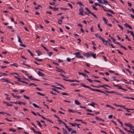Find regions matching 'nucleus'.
Returning a JSON list of instances; mask_svg holds the SVG:
<instances>
[{
	"instance_id": "f257e3e1",
	"label": "nucleus",
	"mask_w": 134,
	"mask_h": 134,
	"mask_svg": "<svg viewBox=\"0 0 134 134\" xmlns=\"http://www.w3.org/2000/svg\"><path fill=\"white\" fill-rule=\"evenodd\" d=\"M80 85L81 86H82L83 87L88 88L92 90V91H97L98 92H100L102 93H104V94H105L107 96H108V94L105 93L103 91H102L101 90H99L98 89H93L92 88H91V87H89V86L86 85L83 83H80Z\"/></svg>"
},
{
	"instance_id": "f03ea898",
	"label": "nucleus",
	"mask_w": 134,
	"mask_h": 134,
	"mask_svg": "<svg viewBox=\"0 0 134 134\" xmlns=\"http://www.w3.org/2000/svg\"><path fill=\"white\" fill-rule=\"evenodd\" d=\"M105 92H106L107 93H115V94L117 95H120V96H123V95L122 94L119 93L118 92H115L114 91H108L107 90H105Z\"/></svg>"
},
{
	"instance_id": "7ed1b4c3",
	"label": "nucleus",
	"mask_w": 134,
	"mask_h": 134,
	"mask_svg": "<svg viewBox=\"0 0 134 134\" xmlns=\"http://www.w3.org/2000/svg\"><path fill=\"white\" fill-rule=\"evenodd\" d=\"M79 11H80V13L79 14L81 15H84V14L83 13L84 12V10L82 7H80V8L79 9Z\"/></svg>"
},
{
	"instance_id": "20e7f679",
	"label": "nucleus",
	"mask_w": 134,
	"mask_h": 134,
	"mask_svg": "<svg viewBox=\"0 0 134 134\" xmlns=\"http://www.w3.org/2000/svg\"><path fill=\"white\" fill-rule=\"evenodd\" d=\"M80 53L79 52H75L74 54H75V57H77L78 58H80V57L81 56V55L80 54Z\"/></svg>"
},
{
	"instance_id": "39448f33",
	"label": "nucleus",
	"mask_w": 134,
	"mask_h": 134,
	"mask_svg": "<svg viewBox=\"0 0 134 134\" xmlns=\"http://www.w3.org/2000/svg\"><path fill=\"white\" fill-rule=\"evenodd\" d=\"M110 38H111L112 40H113V42L115 44H118L119 45L120 44V43H119V42H116V40H115V39L112 37H110Z\"/></svg>"
},
{
	"instance_id": "423d86ee",
	"label": "nucleus",
	"mask_w": 134,
	"mask_h": 134,
	"mask_svg": "<svg viewBox=\"0 0 134 134\" xmlns=\"http://www.w3.org/2000/svg\"><path fill=\"white\" fill-rule=\"evenodd\" d=\"M103 3H104L105 5H107V4L110 7H111V5L109 4V2L107 1H106L105 0H103Z\"/></svg>"
},
{
	"instance_id": "0eeeda50",
	"label": "nucleus",
	"mask_w": 134,
	"mask_h": 134,
	"mask_svg": "<svg viewBox=\"0 0 134 134\" xmlns=\"http://www.w3.org/2000/svg\"><path fill=\"white\" fill-rule=\"evenodd\" d=\"M90 52H88L86 53H83V55L87 57V58H88L90 56Z\"/></svg>"
},
{
	"instance_id": "6e6552de",
	"label": "nucleus",
	"mask_w": 134,
	"mask_h": 134,
	"mask_svg": "<svg viewBox=\"0 0 134 134\" xmlns=\"http://www.w3.org/2000/svg\"><path fill=\"white\" fill-rule=\"evenodd\" d=\"M37 74L38 75L40 76H45V75L43 73H42L40 71H38L37 72Z\"/></svg>"
},
{
	"instance_id": "1a4fd4ad",
	"label": "nucleus",
	"mask_w": 134,
	"mask_h": 134,
	"mask_svg": "<svg viewBox=\"0 0 134 134\" xmlns=\"http://www.w3.org/2000/svg\"><path fill=\"white\" fill-rule=\"evenodd\" d=\"M95 35L96 37L102 40V39L103 38L101 37L100 35H99L98 34H95Z\"/></svg>"
},
{
	"instance_id": "9d476101",
	"label": "nucleus",
	"mask_w": 134,
	"mask_h": 134,
	"mask_svg": "<svg viewBox=\"0 0 134 134\" xmlns=\"http://www.w3.org/2000/svg\"><path fill=\"white\" fill-rule=\"evenodd\" d=\"M102 40V41L103 42V43L104 44L107 45V43H108V41L107 40H105L103 39V38Z\"/></svg>"
},
{
	"instance_id": "9b49d317",
	"label": "nucleus",
	"mask_w": 134,
	"mask_h": 134,
	"mask_svg": "<svg viewBox=\"0 0 134 134\" xmlns=\"http://www.w3.org/2000/svg\"><path fill=\"white\" fill-rule=\"evenodd\" d=\"M78 74L79 75H83V76H84L85 77L86 76L87 77H88V76L86 74H85H85H83V73H82V72H78Z\"/></svg>"
},
{
	"instance_id": "f8f14e48",
	"label": "nucleus",
	"mask_w": 134,
	"mask_h": 134,
	"mask_svg": "<svg viewBox=\"0 0 134 134\" xmlns=\"http://www.w3.org/2000/svg\"><path fill=\"white\" fill-rule=\"evenodd\" d=\"M56 71L59 72H64V73L65 74L66 72L64 71L62 69L59 68L58 70H56Z\"/></svg>"
},
{
	"instance_id": "ddd939ff",
	"label": "nucleus",
	"mask_w": 134,
	"mask_h": 134,
	"mask_svg": "<svg viewBox=\"0 0 134 134\" xmlns=\"http://www.w3.org/2000/svg\"><path fill=\"white\" fill-rule=\"evenodd\" d=\"M105 86L108 87L110 88H111V87L110 86H109L108 85H106V84H104L103 85H101V87L104 88L105 87Z\"/></svg>"
},
{
	"instance_id": "4468645a",
	"label": "nucleus",
	"mask_w": 134,
	"mask_h": 134,
	"mask_svg": "<svg viewBox=\"0 0 134 134\" xmlns=\"http://www.w3.org/2000/svg\"><path fill=\"white\" fill-rule=\"evenodd\" d=\"M90 56H92L93 58H96V54H93V53L90 52Z\"/></svg>"
},
{
	"instance_id": "2eb2a0df",
	"label": "nucleus",
	"mask_w": 134,
	"mask_h": 134,
	"mask_svg": "<svg viewBox=\"0 0 134 134\" xmlns=\"http://www.w3.org/2000/svg\"><path fill=\"white\" fill-rule=\"evenodd\" d=\"M94 105H97V104L94 102H92L91 103L89 104L88 105L91 106L94 108H95Z\"/></svg>"
},
{
	"instance_id": "dca6fc26",
	"label": "nucleus",
	"mask_w": 134,
	"mask_h": 134,
	"mask_svg": "<svg viewBox=\"0 0 134 134\" xmlns=\"http://www.w3.org/2000/svg\"><path fill=\"white\" fill-rule=\"evenodd\" d=\"M85 9H86V10L88 12V13H89V14H92L93 13H92V12H91V11H90V10H89V9L87 8L86 7L85 8Z\"/></svg>"
},
{
	"instance_id": "f3484780",
	"label": "nucleus",
	"mask_w": 134,
	"mask_h": 134,
	"mask_svg": "<svg viewBox=\"0 0 134 134\" xmlns=\"http://www.w3.org/2000/svg\"><path fill=\"white\" fill-rule=\"evenodd\" d=\"M75 103L77 105H79L81 104V103L77 100H75Z\"/></svg>"
},
{
	"instance_id": "a211bd4d",
	"label": "nucleus",
	"mask_w": 134,
	"mask_h": 134,
	"mask_svg": "<svg viewBox=\"0 0 134 134\" xmlns=\"http://www.w3.org/2000/svg\"><path fill=\"white\" fill-rule=\"evenodd\" d=\"M32 105L35 107L39 108H42L41 107L38 106L35 103H33L32 104Z\"/></svg>"
},
{
	"instance_id": "6ab92c4d",
	"label": "nucleus",
	"mask_w": 134,
	"mask_h": 134,
	"mask_svg": "<svg viewBox=\"0 0 134 134\" xmlns=\"http://www.w3.org/2000/svg\"><path fill=\"white\" fill-rule=\"evenodd\" d=\"M103 19L104 22L105 24H107V20L105 17H103Z\"/></svg>"
},
{
	"instance_id": "aec40b11",
	"label": "nucleus",
	"mask_w": 134,
	"mask_h": 134,
	"mask_svg": "<svg viewBox=\"0 0 134 134\" xmlns=\"http://www.w3.org/2000/svg\"><path fill=\"white\" fill-rule=\"evenodd\" d=\"M95 118H96V119L97 120H101V121H102L103 122H104V120H103L102 119L100 118H99L98 117H97L96 116L95 117Z\"/></svg>"
},
{
	"instance_id": "412c9836",
	"label": "nucleus",
	"mask_w": 134,
	"mask_h": 134,
	"mask_svg": "<svg viewBox=\"0 0 134 134\" xmlns=\"http://www.w3.org/2000/svg\"><path fill=\"white\" fill-rule=\"evenodd\" d=\"M12 95L16 98H18V99H19L20 97V96H19L16 95H15L13 93H12Z\"/></svg>"
},
{
	"instance_id": "4be33fe9",
	"label": "nucleus",
	"mask_w": 134,
	"mask_h": 134,
	"mask_svg": "<svg viewBox=\"0 0 134 134\" xmlns=\"http://www.w3.org/2000/svg\"><path fill=\"white\" fill-rule=\"evenodd\" d=\"M17 37L18 38V42L20 43H22L23 42L21 40L20 37L18 36H17Z\"/></svg>"
},
{
	"instance_id": "5701e85b",
	"label": "nucleus",
	"mask_w": 134,
	"mask_h": 134,
	"mask_svg": "<svg viewBox=\"0 0 134 134\" xmlns=\"http://www.w3.org/2000/svg\"><path fill=\"white\" fill-rule=\"evenodd\" d=\"M36 52L37 53L38 56H40L42 54L41 52L40 51H36Z\"/></svg>"
},
{
	"instance_id": "b1692460",
	"label": "nucleus",
	"mask_w": 134,
	"mask_h": 134,
	"mask_svg": "<svg viewBox=\"0 0 134 134\" xmlns=\"http://www.w3.org/2000/svg\"><path fill=\"white\" fill-rule=\"evenodd\" d=\"M55 84H57L58 85L60 86L61 87H62L63 88H64V89L65 88L63 85H61L59 83L56 82H55Z\"/></svg>"
},
{
	"instance_id": "393cba45",
	"label": "nucleus",
	"mask_w": 134,
	"mask_h": 134,
	"mask_svg": "<svg viewBox=\"0 0 134 134\" xmlns=\"http://www.w3.org/2000/svg\"><path fill=\"white\" fill-rule=\"evenodd\" d=\"M62 129L63 130V133L64 134H68V132H67L66 130L64 129L63 128H62Z\"/></svg>"
},
{
	"instance_id": "a878e982",
	"label": "nucleus",
	"mask_w": 134,
	"mask_h": 134,
	"mask_svg": "<svg viewBox=\"0 0 134 134\" xmlns=\"http://www.w3.org/2000/svg\"><path fill=\"white\" fill-rule=\"evenodd\" d=\"M119 46H120L121 48H123L125 50H127V49L125 47L122 45L121 44H120Z\"/></svg>"
},
{
	"instance_id": "bb28decb",
	"label": "nucleus",
	"mask_w": 134,
	"mask_h": 134,
	"mask_svg": "<svg viewBox=\"0 0 134 134\" xmlns=\"http://www.w3.org/2000/svg\"><path fill=\"white\" fill-rule=\"evenodd\" d=\"M2 80H5V81H4V82H9L10 83H11V82H10L8 81V80L7 79H4L3 78L2 79Z\"/></svg>"
},
{
	"instance_id": "cd10ccee",
	"label": "nucleus",
	"mask_w": 134,
	"mask_h": 134,
	"mask_svg": "<svg viewBox=\"0 0 134 134\" xmlns=\"http://www.w3.org/2000/svg\"><path fill=\"white\" fill-rule=\"evenodd\" d=\"M36 121L37 122V124H38V125L39 127L41 128H42V126L40 122L38 121Z\"/></svg>"
},
{
	"instance_id": "c85d7f7f",
	"label": "nucleus",
	"mask_w": 134,
	"mask_h": 134,
	"mask_svg": "<svg viewBox=\"0 0 134 134\" xmlns=\"http://www.w3.org/2000/svg\"><path fill=\"white\" fill-rule=\"evenodd\" d=\"M125 125L126 126H128L130 128L131 126V124H128L126 123L125 124Z\"/></svg>"
},
{
	"instance_id": "c756f323",
	"label": "nucleus",
	"mask_w": 134,
	"mask_h": 134,
	"mask_svg": "<svg viewBox=\"0 0 134 134\" xmlns=\"http://www.w3.org/2000/svg\"><path fill=\"white\" fill-rule=\"evenodd\" d=\"M10 65V66H14L16 67H17L18 66V65L16 63H14V64H11Z\"/></svg>"
},
{
	"instance_id": "7c9ffc66",
	"label": "nucleus",
	"mask_w": 134,
	"mask_h": 134,
	"mask_svg": "<svg viewBox=\"0 0 134 134\" xmlns=\"http://www.w3.org/2000/svg\"><path fill=\"white\" fill-rule=\"evenodd\" d=\"M27 51L28 52L30 53L31 55L32 56H34V54L31 52V51L29 50V49H28Z\"/></svg>"
},
{
	"instance_id": "2f4dec72",
	"label": "nucleus",
	"mask_w": 134,
	"mask_h": 134,
	"mask_svg": "<svg viewBox=\"0 0 134 134\" xmlns=\"http://www.w3.org/2000/svg\"><path fill=\"white\" fill-rule=\"evenodd\" d=\"M123 97L124 98H126L127 99H132L133 100H134V98L132 97Z\"/></svg>"
},
{
	"instance_id": "473e14b6",
	"label": "nucleus",
	"mask_w": 134,
	"mask_h": 134,
	"mask_svg": "<svg viewBox=\"0 0 134 134\" xmlns=\"http://www.w3.org/2000/svg\"><path fill=\"white\" fill-rule=\"evenodd\" d=\"M108 12H109L113 14H115V13L114 12H113L112 10H111L109 9L108 10Z\"/></svg>"
},
{
	"instance_id": "72a5a7b5",
	"label": "nucleus",
	"mask_w": 134,
	"mask_h": 134,
	"mask_svg": "<svg viewBox=\"0 0 134 134\" xmlns=\"http://www.w3.org/2000/svg\"><path fill=\"white\" fill-rule=\"evenodd\" d=\"M58 8L54 7L53 8V10L54 11H56L58 10Z\"/></svg>"
},
{
	"instance_id": "f704fd0d",
	"label": "nucleus",
	"mask_w": 134,
	"mask_h": 134,
	"mask_svg": "<svg viewBox=\"0 0 134 134\" xmlns=\"http://www.w3.org/2000/svg\"><path fill=\"white\" fill-rule=\"evenodd\" d=\"M23 97H24L27 99L29 100L30 99V98L29 97L25 95H23Z\"/></svg>"
},
{
	"instance_id": "c9c22d12",
	"label": "nucleus",
	"mask_w": 134,
	"mask_h": 134,
	"mask_svg": "<svg viewBox=\"0 0 134 134\" xmlns=\"http://www.w3.org/2000/svg\"><path fill=\"white\" fill-rule=\"evenodd\" d=\"M77 4H79L80 5H82L84 6V5L81 2H79L77 3Z\"/></svg>"
},
{
	"instance_id": "e433bc0d",
	"label": "nucleus",
	"mask_w": 134,
	"mask_h": 134,
	"mask_svg": "<svg viewBox=\"0 0 134 134\" xmlns=\"http://www.w3.org/2000/svg\"><path fill=\"white\" fill-rule=\"evenodd\" d=\"M79 85L77 83H72L70 84L71 86H76V85Z\"/></svg>"
},
{
	"instance_id": "4c0bfd02",
	"label": "nucleus",
	"mask_w": 134,
	"mask_h": 134,
	"mask_svg": "<svg viewBox=\"0 0 134 134\" xmlns=\"http://www.w3.org/2000/svg\"><path fill=\"white\" fill-rule=\"evenodd\" d=\"M79 82V81L76 80H71V82Z\"/></svg>"
},
{
	"instance_id": "58836bf2",
	"label": "nucleus",
	"mask_w": 134,
	"mask_h": 134,
	"mask_svg": "<svg viewBox=\"0 0 134 134\" xmlns=\"http://www.w3.org/2000/svg\"><path fill=\"white\" fill-rule=\"evenodd\" d=\"M53 53L52 52H48V54L49 56H51V55L53 54Z\"/></svg>"
},
{
	"instance_id": "ea45409f",
	"label": "nucleus",
	"mask_w": 134,
	"mask_h": 134,
	"mask_svg": "<svg viewBox=\"0 0 134 134\" xmlns=\"http://www.w3.org/2000/svg\"><path fill=\"white\" fill-rule=\"evenodd\" d=\"M0 74L2 75H4V76L8 75L7 74H6L5 73H2V72H0Z\"/></svg>"
},
{
	"instance_id": "a19ab883",
	"label": "nucleus",
	"mask_w": 134,
	"mask_h": 134,
	"mask_svg": "<svg viewBox=\"0 0 134 134\" xmlns=\"http://www.w3.org/2000/svg\"><path fill=\"white\" fill-rule=\"evenodd\" d=\"M9 131H12L13 132H15L16 131V130L15 129H9Z\"/></svg>"
},
{
	"instance_id": "79ce46f5",
	"label": "nucleus",
	"mask_w": 134,
	"mask_h": 134,
	"mask_svg": "<svg viewBox=\"0 0 134 134\" xmlns=\"http://www.w3.org/2000/svg\"><path fill=\"white\" fill-rule=\"evenodd\" d=\"M14 78L17 79L18 80V81H20V82L21 81V79H20V78H19V77L17 76H15L14 77Z\"/></svg>"
},
{
	"instance_id": "37998d69",
	"label": "nucleus",
	"mask_w": 134,
	"mask_h": 134,
	"mask_svg": "<svg viewBox=\"0 0 134 134\" xmlns=\"http://www.w3.org/2000/svg\"><path fill=\"white\" fill-rule=\"evenodd\" d=\"M37 93L41 96H44L45 95L44 94L41 93L40 92H37Z\"/></svg>"
},
{
	"instance_id": "c03bdc74",
	"label": "nucleus",
	"mask_w": 134,
	"mask_h": 134,
	"mask_svg": "<svg viewBox=\"0 0 134 134\" xmlns=\"http://www.w3.org/2000/svg\"><path fill=\"white\" fill-rule=\"evenodd\" d=\"M118 26L122 30H123V27L121 26L120 24H118Z\"/></svg>"
},
{
	"instance_id": "a18cd8bd",
	"label": "nucleus",
	"mask_w": 134,
	"mask_h": 134,
	"mask_svg": "<svg viewBox=\"0 0 134 134\" xmlns=\"http://www.w3.org/2000/svg\"><path fill=\"white\" fill-rule=\"evenodd\" d=\"M114 105H115L117 107H123V105H117V104H116L115 103L114 104Z\"/></svg>"
},
{
	"instance_id": "49530a36",
	"label": "nucleus",
	"mask_w": 134,
	"mask_h": 134,
	"mask_svg": "<svg viewBox=\"0 0 134 134\" xmlns=\"http://www.w3.org/2000/svg\"><path fill=\"white\" fill-rule=\"evenodd\" d=\"M125 38L127 40L129 41H130V40L128 38L127 36L126 35H125Z\"/></svg>"
},
{
	"instance_id": "de8ad7c7",
	"label": "nucleus",
	"mask_w": 134,
	"mask_h": 134,
	"mask_svg": "<svg viewBox=\"0 0 134 134\" xmlns=\"http://www.w3.org/2000/svg\"><path fill=\"white\" fill-rule=\"evenodd\" d=\"M116 51L118 52V53L119 54H121V55H123V53L122 52H120L119 50L117 49L116 50Z\"/></svg>"
},
{
	"instance_id": "09e8293b",
	"label": "nucleus",
	"mask_w": 134,
	"mask_h": 134,
	"mask_svg": "<svg viewBox=\"0 0 134 134\" xmlns=\"http://www.w3.org/2000/svg\"><path fill=\"white\" fill-rule=\"evenodd\" d=\"M52 90H53L54 91H55L56 92H57L58 93H60V92L59 91H58V90L56 89H54V88H52Z\"/></svg>"
},
{
	"instance_id": "8fccbe9b",
	"label": "nucleus",
	"mask_w": 134,
	"mask_h": 134,
	"mask_svg": "<svg viewBox=\"0 0 134 134\" xmlns=\"http://www.w3.org/2000/svg\"><path fill=\"white\" fill-rule=\"evenodd\" d=\"M108 43H109V45H110L112 48H115V47L113 46V44H110V43L109 42H108Z\"/></svg>"
},
{
	"instance_id": "3c124183",
	"label": "nucleus",
	"mask_w": 134,
	"mask_h": 134,
	"mask_svg": "<svg viewBox=\"0 0 134 134\" xmlns=\"http://www.w3.org/2000/svg\"><path fill=\"white\" fill-rule=\"evenodd\" d=\"M59 21H60V22L62 23V20L61 19H58V23L59 24H61V23L59 22Z\"/></svg>"
},
{
	"instance_id": "603ef678",
	"label": "nucleus",
	"mask_w": 134,
	"mask_h": 134,
	"mask_svg": "<svg viewBox=\"0 0 134 134\" xmlns=\"http://www.w3.org/2000/svg\"><path fill=\"white\" fill-rule=\"evenodd\" d=\"M68 111H69V112H71V113H73L75 112V111H73L71 109H68Z\"/></svg>"
},
{
	"instance_id": "864d4df0",
	"label": "nucleus",
	"mask_w": 134,
	"mask_h": 134,
	"mask_svg": "<svg viewBox=\"0 0 134 134\" xmlns=\"http://www.w3.org/2000/svg\"><path fill=\"white\" fill-rule=\"evenodd\" d=\"M61 94L63 95H68V93L65 92H62L61 93Z\"/></svg>"
},
{
	"instance_id": "5fc2aeb1",
	"label": "nucleus",
	"mask_w": 134,
	"mask_h": 134,
	"mask_svg": "<svg viewBox=\"0 0 134 134\" xmlns=\"http://www.w3.org/2000/svg\"><path fill=\"white\" fill-rule=\"evenodd\" d=\"M69 124L70 125H71L72 126H74V127H75V125H76V124H74L72 123H70V122H69Z\"/></svg>"
},
{
	"instance_id": "6e6d98bb",
	"label": "nucleus",
	"mask_w": 134,
	"mask_h": 134,
	"mask_svg": "<svg viewBox=\"0 0 134 134\" xmlns=\"http://www.w3.org/2000/svg\"><path fill=\"white\" fill-rule=\"evenodd\" d=\"M58 121L60 122L59 124H60V123H62L63 124V123H64V122H63L60 119H58Z\"/></svg>"
},
{
	"instance_id": "4d7b16f0",
	"label": "nucleus",
	"mask_w": 134,
	"mask_h": 134,
	"mask_svg": "<svg viewBox=\"0 0 134 134\" xmlns=\"http://www.w3.org/2000/svg\"><path fill=\"white\" fill-rule=\"evenodd\" d=\"M52 63L53 64H54V65H57V66H58L59 65V64L58 63H57L55 62H52Z\"/></svg>"
},
{
	"instance_id": "13d9d810",
	"label": "nucleus",
	"mask_w": 134,
	"mask_h": 134,
	"mask_svg": "<svg viewBox=\"0 0 134 134\" xmlns=\"http://www.w3.org/2000/svg\"><path fill=\"white\" fill-rule=\"evenodd\" d=\"M92 8H93L95 10H97V8L96 7H95V6H94V5H93L92 6Z\"/></svg>"
},
{
	"instance_id": "bf43d9fd",
	"label": "nucleus",
	"mask_w": 134,
	"mask_h": 134,
	"mask_svg": "<svg viewBox=\"0 0 134 134\" xmlns=\"http://www.w3.org/2000/svg\"><path fill=\"white\" fill-rule=\"evenodd\" d=\"M99 3L100 4H103V2L101 0H97Z\"/></svg>"
},
{
	"instance_id": "052dcab7",
	"label": "nucleus",
	"mask_w": 134,
	"mask_h": 134,
	"mask_svg": "<svg viewBox=\"0 0 134 134\" xmlns=\"http://www.w3.org/2000/svg\"><path fill=\"white\" fill-rule=\"evenodd\" d=\"M35 59L38 61L42 62V59H38L37 58H35Z\"/></svg>"
},
{
	"instance_id": "680f3d73",
	"label": "nucleus",
	"mask_w": 134,
	"mask_h": 134,
	"mask_svg": "<svg viewBox=\"0 0 134 134\" xmlns=\"http://www.w3.org/2000/svg\"><path fill=\"white\" fill-rule=\"evenodd\" d=\"M93 81L96 82H97L100 83H101V82L100 81L97 80H93Z\"/></svg>"
},
{
	"instance_id": "e2e57ef3",
	"label": "nucleus",
	"mask_w": 134,
	"mask_h": 134,
	"mask_svg": "<svg viewBox=\"0 0 134 134\" xmlns=\"http://www.w3.org/2000/svg\"><path fill=\"white\" fill-rule=\"evenodd\" d=\"M31 129L33 131L34 133H37V131H36L33 128H32Z\"/></svg>"
},
{
	"instance_id": "0e129e2a",
	"label": "nucleus",
	"mask_w": 134,
	"mask_h": 134,
	"mask_svg": "<svg viewBox=\"0 0 134 134\" xmlns=\"http://www.w3.org/2000/svg\"><path fill=\"white\" fill-rule=\"evenodd\" d=\"M127 3L128 4V5L129 6L131 7L132 6V4L131 3H130L129 2H127Z\"/></svg>"
},
{
	"instance_id": "69168bd1",
	"label": "nucleus",
	"mask_w": 134,
	"mask_h": 134,
	"mask_svg": "<svg viewBox=\"0 0 134 134\" xmlns=\"http://www.w3.org/2000/svg\"><path fill=\"white\" fill-rule=\"evenodd\" d=\"M72 131L71 132L72 133H76V130H72Z\"/></svg>"
},
{
	"instance_id": "338daca9",
	"label": "nucleus",
	"mask_w": 134,
	"mask_h": 134,
	"mask_svg": "<svg viewBox=\"0 0 134 134\" xmlns=\"http://www.w3.org/2000/svg\"><path fill=\"white\" fill-rule=\"evenodd\" d=\"M68 5L70 6L71 9L72 8V5L70 3H68Z\"/></svg>"
},
{
	"instance_id": "774afa93",
	"label": "nucleus",
	"mask_w": 134,
	"mask_h": 134,
	"mask_svg": "<svg viewBox=\"0 0 134 134\" xmlns=\"http://www.w3.org/2000/svg\"><path fill=\"white\" fill-rule=\"evenodd\" d=\"M87 80H88L89 81V82H91L92 81V80L91 79H90L87 78Z\"/></svg>"
}]
</instances>
